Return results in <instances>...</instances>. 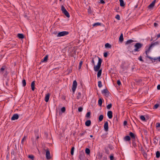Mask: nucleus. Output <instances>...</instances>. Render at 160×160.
I'll use <instances>...</instances> for the list:
<instances>
[{
    "mask_svg": "<svg viewBox=\"0 0 160 160\" xmlns=\"http://www.w3.org/2000/svg\"><path fill=\"white\" fill-rule=\"evenodd\" d=\"M143 46V44L142 43L138 42L136 43L134 45V47H135V49L131 51V46H128V50H129L130 52H132L133 54L135 55L136 54H134V52H139L140 51V49L142 48V47Z\"/></svg>",
    "mask_w": 160,
    "mask_h": 160,
    "instance_id": "obj_1",
    "label": "nucleus"
},
{
    "mask_svg": "<svg viewBox=\"0 0 160 160\" xmlns=\"http://www.w3.org/2000/svg\"><path fill=\"white\" fill-rule=\"evenodd\" d=\"M98 62L97 66L94 65V69L95 71L96 72L100 70L102 62V59L98 57Z\"/></svg>",
    "mask_w": 160,
    "mask_h": 160,
    "instance_id": "obj_2",
    "label": "nucleus"
},
{
    "mask_svg": "<svg viewBox=\"0 0 160 160\" xmlns=\"http://www.w3.org/2000/svg\"><path fill=\"white\" fill-rule=\"evenodd\" d=\"M5 66H3L0 69V73L2 74H3V76L6 78L8 73L7 70H5Z\"/></svg>",
    "mask_w": 160,
    "mask_h": 160,
    "instance_id": "obj_3",
    "label": "nucleus"
},
{
    "mask_svg": "<svg viewBox=\"0 0 160 160\" xmlns=\"http://www.w3.org/2000/svg\"><path fill=\"white\" fill-rule=\"evenodd\" d=\"M159 43V42L158 41L156 42H152L151 45L149 46V47H148V49L146 51V54H147V53L149 52V51H150V50L152 48L154 47L155 46L158 45Z\"/></svg>",
    "mask_w": 160,
    "mask_h": 160,
    "instance_id": "obj_4",
    "label": "nucleus"
},
{
    "mask_svg": "<svg viewBox=\"0 0 160 160\" xmlns=\"http://www.w3.org/2000/svg\"><path fill=\"white\" fill-rule=\"evenodd\" d=\"M61 10L63 13L67 17L69 18L70 15L69 13L67 11L65 7L63 6H62L61 7Z\"/></svg>",
    "mask_w": 160,
    "mask_h": 160,
    "instance_id": "obj_5",
    "label": "nucleus"
},
{
    "mask_svg": "<svg viewBox=\"0 0 160 160\" xmlns=\"http://www.w3.org/2000/svg\"><path fill=\"white\" fill-rule=\"evenodd\" d=\"M69 32L68 31H63L61 32H59L58 33L57 36V37H61L68 35L69 34Z\"/></svg>",
    "mask_w": 160,
    "mask_h": 160,
    "instance_id": "obj_6",
    "label": "nucleus"
},
{
    "mask_svg": "<svg viewBox=\"0 0 160 160\" xmlns=\"http://www.w3.org/2000/svg\"><path fill=\"white\" fill-rule=\"evenodd\" d=\"M77 86V83L76 80L73 81L72 88V90L73 94H74L75 91Z\"/></svg>",
    "mask_w": 160,
    "mask_h": 160,
    "instance_id": "obj_7",
    "label": "nucleus"
},
{
    "mask_svg": "<svg viewBox=\"0 0 160 160\" xmlns=\"http://www.w3.org/2000/svg\"><path fill=\"white\" fill-rule=\"evenodd\" d=\"M46 157L48 159H49L51 158L50 152L48 149H47L46 150Z\"/></svg>",
    "mask_w": 160,
    "mask_h": 160,
    "instance_id": "obj_8",
    "label": "nucleus"
},
{
    "mask_svg": "<svg viewBox=\"0 0 160 160\" xmlns=\"http://www.w3.org/2000/svg\"><path fill=\"white\" fill-rule=\"evenodd\" d=\"M102 94H104L105 95L108 97L109 96V92L107 89H104L102 91Z\"/></svg>",
    "mask_w": 160,
    "mask_h": 160,
    "instance_id": "obj_9",
    "label": "nucleus"
},
{
    "mask_svg": "<svg viewBox=\"0 0 160 160\" xmlns=\"http://www.w3.org/2000/svg\"><path fill=\"white\" fill-rule=\"evenodd\" d=\"M156 0H154L148 6V8L149 9H152L153 8V7L155 5V3L156 2Z\"/></svg>",
    "mask_w": 160,
    "mask_h": 160,
    "instance_id": "obj_10",
    "label": "nucleus"
},
{
    "mask_svg": "<svg viewBox=\"0 0 160 160\" xmlns=\"http://www.w3.org/2000/svg\"><path fill=\"white\" fill-rule=\"evenodd\" d=\"M19 118L18 115L17 114H14L11 118L12 120H15L18 119Z\"/></svg>",
    "mask_w": 160,
    "mask_h": 160,
    "instance_id": "obj_11",
    "label": "nucleus"
},
{
    "mask_svg": "<svg viewBox=\"0 0 160 160\" xmlns=\"http://www.w3.org/2000/svg\"><path fill=\"white\" fill-rule=\"evenodd\" d=\"M104 130L107 132L108 130V122H106L104 124Z\"/></svg>",
    "mask_w": 160,
    "mask_h": 160,
    "instance_id": "obj_12",
    "label": "nucleus"
},
{
    "mask_svg": "<svg viewBox=\"0 0 160 160\" xmlns=\"http://www.w3.org/2000/svg\"><path fill=\"white\" fill-rule=\"evenodd\" d=\"M129 135L132 138V141H135V135L132 132H130L129 133Z\"/></svg>",
    "mask_w": 160,
    "mask_h": 160,
    "instance_id": "obj_13",
    "label": "nucleus"
},
{
    "mask_svg": "<svg viewBox=\"0 0 160 160\" xmlns=\"http://www.w3.org/2000/svg\"><path fill=\"white\" fill-rule=\"evenodd\" d=\"M146 55H147V56H146L147 58L150 59L151 60V61H152V63L154 62L156 60H157L158 59V58H153L152 57L148 56V53H147V54H146Z\"/></svg>",
    "mask_w": 160,
    "mask_h": 160,
    "instance_id": "obj_14",
    "label": "nucleus"
},
{
    "mask_svg": "<svg viewBox=\"0 0 160 160\" xmlns=\"http://www.w3.org/2000/svg\"><path fill=\"white\" fill-rule=\"evenodd\" d=\"M146 55H147V56H146L147 58L150 59L151 60V61H152V63L154 62L156 60H157L158 59V58H153L152 57L148 56V53H147V54H146Z\"/></svg>",
    "mask_w": 160,
    "mask_h": 160,
    "instance_id": "obj_15",
    "label": "nucleus"
},
{
    "mask_svg": "<svg viewBox=\"0 0 160 160\" xmlns=\"http://www.w3.org/2000/svg\"><path fill=\"white\" fill-rule=\"evenodd\" d=\"M134 42V41L132 39H129L128 40L125 42V45H129V46L130 45V44L132 43L133 42Z\"/></svg>",
    "mask_w": 160,
    "mask_h": 160,
    "instance_id": "obj_16",
    "label": "nucleus"
},
{
    "mask_svg": "<svg viewBox=\"0 0 160 160\" xmlns=\"http://www.w3.org/2000/svg\"><path fill=\"white\" fill-rule=\"evenodd\" d=\"M48 55H46L43 59H42L41 60V61L40 62V63H41V62H47L48 61Z\"/></svg>",
    "mask_w": 160,
    "mask_h": 160,
    "instance_id": "obj_17",
    "label": "nucleus"
},
{
    "mask_svg": "<svg viewBox=\"0 0 160 160\" xmlns=\"http://www.w3.org/2000/svg\"><path fill=\"white\" fill-rule=\"evenodd\" d=\"M107 115L109 119H111L112 117V111H110L108 112Z\"/></svg>",
    "mask_w": 160,
    "mask_h": 160,
    "instance_id": "obj_18",
    "label": "nucleus"
},
{
    "mask_svg": "<svg viewBox=\"0 0 160 160\" xmlns=\"http://www.w3.org/2000/svg\"><path fill=\"white\" fill-rule=\"evenodd\" d=\"M50 94L49 93L47 94L45 98V100L46 102H48V101L50 97Z\"/></svg>",
    "mask_w": 160,
    "mask_h": 160,
    "instance_id": "obj_19",
    "label": "nucleus"
},
{
    "mask_svg": "<svg viewBox=\"0 0 160 160\" xmlns=\"http://www.w3.org/2000/svg\"><path fill=\"white\" fill-rule=\"evenodd\" d=\"M91 121L90 120H87L85 122V125L86 126L89 127L90 126L91 124Z\"/></svg>",
    "mask_w": 160,
    "mask_h": 160,
    "instance_id": "obj_20",
    "label": "nucleus"
},
{
    "mask_svg": "<svg viewBox=\"0 0 160 160\" xmlns=\"http://www.w3.org/2000/svg\"><path fill=\"white\" fill-rule=\"evenodd\" d=\"M124 140L126 141H129L131 140V138L129 136H126L124 137Z\"/></svg>",
    "mask_w": 160,
    "mask_h": 160,
    "instance_id": "obj_21",
    "label": "nucleus"
},
{
    "mask_svg": "<svg viewBox=\"0 0 160 160\" xmlns=\"http://www.w3.org/2000/svg\"><path fill=\"white\" fill-rule=\"evenodd\" d=\"M35 84V81H32V82L31 84V88H32V91H34L35 89V87L34 86Z\"/></svg>",
    "mask_w": 160,
    "mask_h": 160,
    "instance_id": "obj_22",
    "label": "nucleus"
},
{
    "mask_svg": "<svg viewBox=\"0 0 160 160\" xmlns=\"http://www.w3.org/2000/svg\"><path fill=\"white\" fill-rule=\"evenodd\" d=\"M119 41L122 42L123 41V35L122 33H121L119 37Z\"/></svg>",
    "mask_w": 160,
    "mask_h": 160,
    "instance_id": "obj_23",
    "label": "nucleus"
},
{
    "mask_svg": "<svg viewBox=\"0 0 160 160\" xmlns=\"http://www.w3.org/2000/svg\"><path fill=\"white\" fill-rule=\"evenodd\" d=\"M102 99L101 98H100L98 100V104L100 106H101L102 105Z\"/></svg>",
    "mask_w": 160,
    "mask_h": 160,
    "instance_id": "obj_24",
    "label": "nucleus"
},
{
    "mask_svg": "<svg viewBox=\"0 0 160 160\" xmlns=\"http://www.w3.org/2000/svg\"><path fill=\"white\" fill-rule=\"evenodd\" d=\"M18 37L20 39H23L24 37V35L22 33H18Z\"/></svg>",
    "mask_w": 160,
    "mask_h": 160,
    "instance_id": "obj_25",
    "label": "nucleus"
},
{
    "mask_svg": "<svg viewBox=\"0 0 160 160\" xmlns=\"http://www.w3.org/2000/svg\"><path fill=\"white\" fill-rule=\"evenodd\" d=\"M91 112H87L86 113L85 117L87 118H90V115H91Z\"/></svg>",
    "mask_w": 160,
    "mask_h": 160,
    "instance_id": "obj_26",
    "label": "nucleus"
},
{
    "mask_svg": "<svg viewBox=\"0 0 160 160\" xmlns=\"http://www.w3.org/2000/svg\"><path fill=\"white\" fill-rule=\"evenodd\" d=\"M120 5L121 7H123L125 6V4L123 0H119Z\"/></svg>",
    "mask_w": 160,
    "mask_h": 160,
    "instance_id": "obj_27",
    "label": "nucleus"
},
{
    "mask_svg": "<svg viewBox=\"0 0 160 160\" xmlns=\"http://www.w3.org/2000/svg\"><path fill=\"white\" fill-rule=\"evenodd\" d=\"M98 71L97 77L98 78H99L101 75L102 70L101 69Z\"/></svg>",
    "mask_w": 160,
    "mask_h": 160,
    "instance_id": "obj_28",
    "label": "nucleus"
},
{
    "mask_svg": "<svg viewBox=\"0 0 160 160\" xmlns=\"http://www.w3.org/2000/svg\"><path fill=\"white\" fill-rule=\"evenodd\" d=\"M85 153L88 155H89L90 153V150L88 148H86L85 150Z\"/></svg>",
    "mask_w": 160,
    "mask_h": 160,
    "instance_id": "obj_29",
    "label": "nucleus"
},
{
    "mask_svg": "<svg viewBox=\"0 0 160 160\" xmlns=\"http://www.w3.org/2000/svg\"><path fill=\"white\" fill-rule=\"evenodd\" d=\"M103 118V116L102 115H101L99 116V118H98V120L99 122H101L102 121Z\"/></svg>",
    "mask_w": 160,
    "mask_h": 160,
    "instance_id": "obj_30",
    "label": "nucleus"
},
{
    "mask_svg": "<svg viewBox=\"0 0 160 160\" xmlns=\"http://www.w3.org/2000/svg\"><path fill=\"white\" fill-rule=\"evenodd\" d=\"M153 140L154 141L153 143H154V144L156 145L158 141V139L157 138V137H155L154 138Z\"/></svg>",
    "mask_w": 160,
    "mask_h": 160,
    "instance_id": "obj_31",
    "label": "nucleus"
},
{
    "mask_svg": "<svg viewBox=\"0 0 160 160\" xmlns=\"http://www.w3.org/2000/svg\"><path fill=\"white\" fill-rule=\"evenodd\" d=\"M156 157L157 158H158L160 157V152L159 151H157L156 152Z\"/></svg>",
    "mask_w": 160,
    "mask_h": 160,
    "instance_id": "obj_32",
    "label": "nucleus"
},
{
    "mask_svg": "<svg viewBox=\"0 0 160 160\" xmlns=\"http://www.w3.org/2000/svg\"><path fill=\"white\" fill-rule=\"evenodd\" d=\"M105 46V48H111V45L108 43H106Z\"/></svg>",
    "mask_w": 160,
    "mask_h": 160,
    "instance_id": "obj_33",
    "label": "nucleus"
},
{
    "mask_svg": "<svg viewBox=\"0 0 160 160\" xmlns=\"http://www.w3.org/2000/svg\"><path fill=\"white\" fill-rule=\"evenodd\" d=\"M101 23L99 22H97L94 23L93 24L92 26L93 27L97 26H100L101 25Z\"/></svg>",
    "mask_w": 160,
    "mask_h": 160,
    "instance_id": "obj_34",
    "label": "nucleus"
},
{
    "mask_svg": "<svg viewBox=\"0 0 160 160\" xmlns=\"http://www.w3.org/2000/svg\"><path fill=\"white\" fill-rule=\"evenodd\" d=\"M22 83L23 87H25L26 85V81L25 79H23L22 80Z\"/></svg>",
    "mask_w": 160,
    "mask_h": 160,
    "instance_id": "obj_35",
    "label": "nucleus"
},
{
    "mask_svg": "<svg viewBox=\"0 0 160 160\" xmlns=\"http://www.w3.org/2000/svg\"><path fill=\"white\" fill-rule=\"evenodd\" d=\"M132 146L135 148L137 147V144L135 142V141H132Z\"/></svg>",
    "mask_w": 160,
    "mask_h": 160,
    "instance_id": "obj_36",
    "label": "nucleus"
},
{
    "mask_svg": "<svg viewBox=\"0 0 160 160\" xmlns=\"http://www.w3.org/2000/svg\"><path fill=\"white\" fill-rule=\"evenodd\" d=\"M98 87L99 88H101L102 87V84L101 81H98Z\"/></svg>",
    "mask_w": 160,
    "mask_h": 160,
    "instance_id": "obj_37",
    "label": "nucleus"
},
{
    "mask_svg": "<svg viewBox=\"0 0 160 160\" xmlns=\"http://www.w3.org/2000/svg\"><path fill=\"white\" fill-rule=\"evenodd\" d=\"M140 119L143 121H146L145 117L144 116L141 115L140 116Z\"/></svg>",
    "mask_w": 160,
    "mask_h": 160,
    "instance_id": "obj_38",
    "label": "nucleus"
},
{
    "mask_svg": "<svg viewBox=\"0 0 160 160\" xmlns=\"http://www.w3.org/2000/svg\"><path fill=\"white\" fill-rule=\"evenodd\" d=\"M74 150V147H72V148L71 151V154L72 155H73Z\"/></svg>",
    "mask_w": 160,
    "mask_h": 160,
    "instance_id": "obj_39",
    "label": "nucleus"
},
{
    "mask_svg": "<svg viewBox=\"0 0 160 160\" xmlns=\"http://www.w3.org/2000/svg\"><path fill=\"white\" fill-rule=\"evenodd\" d=\"M83 62L82 61H80L79 63V65L78 67V69H80L81 68V66L82 65Z\"/></svg>",
    "mask_w": 160,
    "mask_h": 160,
    "instance_id": "obj_40",
    "label": "nucleus"
},
{
    "mask_svg": "<svg viewBox=\"0 0 160 160\" xmlns=\"http://www.w3.org/2000/svg\"><path fill=\"white\" fill-rule=\"evenodd\" d=\"M35 135L36 137V140H38L39 138V137L38 135V132L36 131H35Z\"/></svg>",
    "mask_w": 160,
    "mask_h": 160,
    "instance_id": "obj_41",
    "label": "nucleus"
},
{
    "mask_svg": "<svg viewBox=\"0 0 160 160\" xmlns=\"http://www.w3.org/2000/svg\"><path fill=\"white\" fill-rule=\"evenodd\" d=\"M27 138V136H24L21 142L22 144L25 140H26Z\"/></svg>",
    "mask_w": 160,
    "mask_h": 160,
    "instance_id": "obj_42",
    "label": "nucleus"
},
{
    "mask_svg": "<svg viewBox=\"0 0 160 160\" xmlns=\"http://www.w3.org/2000/svg\"><path fill=\"white\" fill-rule=\"evenodd\" d=\"M81 93L79 92L78 93V95L77 96V99H79L81 97Z\"/></svg>",
    "mask_w": 160,
    "mask_h": 160,
    "instance_id": "obj_43",
    "label": "nucleus"
},
{
    "mask_svg": "<svg viewBox=\"0 0 160 160\" xmlns=\"http://www.w3.org/2000/svg\"><path fill=\"white\" fill-rule=\"evenodd\" d=\"M28 157V158H31L32 160H33L34 159V156L32 155H29Z\"/></svg>",
    "mask_w": 160,
    "mask_h": 160,
    "instance_id": "obj_44",
    "label": "nucleus"
},
{
    "mask_svg": "<svg viewBox=\"0 0 160 160\" xmlns=\"http://www.w3.org/2000/svg\"><path fill=\"white\" fill-rule=\"evenodd\" d=\"M86 133H87V131L86 130H85V131L83 132H82L80 133L79 134V135L80 136H82L84 135Z\"/></svg>",
    "mask_w": 160,
    "mask_h": 160,
    "instance_id": "obj_45",
    "label": "nucleus"
},
{
    "mask_svg": "<svg viewBox=\"0 0 160 160\" xmlns=\"http://www.w3.org/2000/svg\"><path fill=\"white\" fill-rule=\"evenodd\" d=\"M112 105L111 103L108 104L107 106V108L108 109H109L112 107Z\"/></svg>",
    "mask_w": 160,
    "mask_h": 160,
    "instance_id": "obj_46",
    "label": "nucleus"
},
{
    "mask_svg": "<svg viewBox=\"0 0 160 160\" xmlns=\"http://www.w3.org/2000/svg\"><path fill=\"white\" fill-rule=\"evenodd\" d=\"M66 109L65 107H62L61 109V111L62 113H64L65 112Z\"/></svg>",
    "mask_w": 160,
    "mask_h": 160,
    "instance_id": "obj_47",
    "label": "nucleus"
},
{
    "mask_svg": "<svg viewBox=\"0 0 160 160\" xmlns=\"http://www.w3.org/2000/svg\"><path fill=\"white\" fill-rule=\"evenodd\" d=\"M88 12L89 14H91L92 13V9L90 6L88 9Z\"/></svg>",
    "mask_w": 160,
    "mask_h": 160,
    "instance_id": "obj_48",
    "label": "nucleus"
},
{
    "mask_svg": "<svg viewBox=\"0 0 160 160\" xmlns=\"http://www.w3.org/2000/svg\"><path fill=\"white\" fill-rule=\"evenodd\" d=\"M83 155L82 154H80L79 155V158L80 160H83Z\"/></svg>",
    "mask_w": 160,
    "mask_h": 160,
    "instance_id": "obj_49",
    "label": "nucleus"
},
{
    "mask_svg": "<svg viewBox=\"0 0 160 160\" xmlns=\"http://www.w3.org/2000/svg\"><path fill=\"white\" fill-rule=\"evenodd\" d=\"M83 108L82 107H80L78 108V110L79 112H81L83 110Z\"/></svg>",
    "mask_w": 160,
    "mask_h": 160,
    "instance_id": "obj_50",
    "label": "nucleus"
},
{
    "mask_svg": "<svg viewBox=\"0 0 160 160\" xmlns=\"http://www.w3.org/2000/svg\"><path fill=\"white\" fill-rule=\"evenodd\" d=\"M105 150L106 153L107 154H109V151L107 148H105Z\"/></svg>",
    "mask_w": 160,
    "mask_h": 160,
    "instance_id": "obj_51",
    "label": "nucleus"
},
{
    "mask_svg": "<svg viewBox=\"0 0 160 160\" xmlns=\"http://www.w3.org/2000/svg\"><path fill=\"white\" fill-rule=\"evenodd\" d=\"M110 160H113L114 156L112 154H111L110 156Z\"/></svg>",
    "mask_w": 160,
    "mask_h": 160,
    "instance_id": "obj_52",
    "label": "nucleus"
},
{
    "mask_svg": "<svg viewBox=\"0 0 160 160\" xmlns=\"http://www.w3.org/2000/svg\"><path fill=\"white\" fill-rule=\"evenodd\" d=\"M115 18L118 20H119L120 18V16L118 14H117L116 15Z\"/></svg>",
    "mask_w": 160,
    "mask_h": 160,
    "instance_id": "obj_53",
    "label": "nucleus"
},
{
    "mask_svg": "<svg viewBox=\"0 0 160 160\" xmlns=\"http://www.w3.org/2000/svg\"><path fill=\"white\" fill-rule=\"evenodd\" d=\"M159 106V104H156L155 105H154L153 108L154 109H157L158 108V107Z\"/></svg>",
    "mask_w": 160,
    "mask_h": 160,
    "instance_id": "obj_54",
    "label": "nucleus"
},
{
    "mask_svg": "<svg viewBox=\"0 0 160 160\" xmlns=\"http://www.w3.org/2000/svg\"><path fill=\"white\" fill-rule=\"evenodd\" d=\"M102 157V154H100V153H99L98 154V159H101Z\"/></svg>",
    "mask_w": 160,
    "mask_h": 160,
    "instance_id": "obj_55",
    "label": "nucleus"
},
{
    "mask_svg": "<svg viewBox=\"0 0 160 160\" xmlns=\"http://www.w3.org/2000/svg\"><path fill=\"white\" fill-rule=\"evenodd\" d=\"M113 120L115 122H117L118 121V117H114Z\"/></svg>",
    "mask_w": 160,
    "mask_h": 160,
    "instance_id": "obj_56",
    "label": "nucleus"
},
{
    "mask_svg": "<svg viewBox=\"0 0 160 160\" xmlns=\"http://www.w3.org/2000/svg\"><path fill=\"white\" fill-rule=\"evenodd\" d=\"M117 83L120 86L121 84V83L120 81L119 80H118L117 81Z\"/></svg>",
    "mask_w": 160,
    "mask_h": 160,
    "instance_id": "obj_57",
    "label": "nucleus"
},
{
    "mask_svg": "<svg viewBox=\"0 0 160 160\" xmlns=\"http://www.w3.org/2000/svg\"><path fill=\"white\" fill-rule=\"evenodd\" d=\"M103 56L104 57H107L108 56V53L106 52H104L103 53Z\"/></svg>",
    "mask_w": 160,
    "mask_h": 160,
    "instance_id": "obj_58",
    "label": "nucleus"
},
{
    "mask_svg": "<svg viewBox=\"0 0 160 160\" xmlns=\"http://www.w3.org/2000/svg\"><path fill=\"white\" fill-rule=\"evenodd\" d=\"M138 59L141 61L144 62L143 60L142 59V57L141 56L138 58Z\"/></svg>",
    "mask_w": 160,
    "mask_h": 160,
    "instance_id": "obj_59",
    "label": "nucleus"
},
{
    "mask_svg": "<svg viewBox=\"0 0 160 160\" xmlns=\"http://www.w3.org/2000/svg\"><path fill=\"white\" fill-rule=\"evenodd\" d=\"M156 126L157 128L160 127V123L159 122L157 123L156 124Z\"/></svg>",
    "mask_w": 160,
    "mask_h": 160,
    "instance_id": "obj_60",
    "label": "nucleus"
},
{
    "mask_svg": "<svg viewBox=\"0 0 160 160\" xmlns=\"http://www.w3.org/2000/svg\"><path fill=\"white\" fill-rule=\"evenodd\" d=\"M103 160H107V157L106 155H104L103 157Z\"/></svg>",
    "mask_w": 160,
    "mask_h": 160,
    "instance_id": "obj_61",
    "label": "nucleus"
},
{
    "mask_svg": "<svg viewBox=\"0 0 160 160\" xmlns=\"http://www.w3.org/2000/svg\"><path fill=\"white\" fill-rule=\"evenodd\" d=\"M9 78H8L7 80V82H6V85L7 86H9V84L8 83V82L9 81Z\"/></svg>",
    "mask_w": 160,
    "mask_h": 160,
    "instance_id": "obj_62",
    "label": "nucleus"
},
{
    "mask_svg": "<svg viewBox=\"0 0 160 160\" xmlns=\"http://www.w3.org/2000/svg\"><path fill=\"white\" fill-rule=\"evenodd\" d=\"M127 122L126 121H124L123 122V125L124 126H125L127 125Z\"/></svg>",
    "mask_w": 160,
    "mask_h": 160,
    "instance_id": "obj_63",
    "label": "nucleus"
},
{
    "mask_svg": "<svg viewBox=\"0 0 160 160\" xmlns=\"http://www.w3.org/2000/svg\"><path fill=\"white\" fill-rule=\"evenodd\" d=\"M100 3L101 4H104L105 3V2L103 0H100Z\"/></svg>",
    "mask_w": 160,
    "mask_h": 160,
    "instance_id": "obj_64",
    "label": "nucleus"
}]
</instances>
